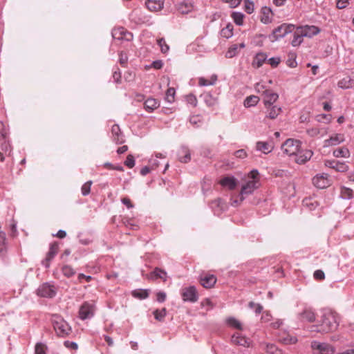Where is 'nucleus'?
Here are the masks:
<instances>
[{
  "label": "nucleus",
  "mask_w": 354,
  "mask_h": 354,
  "mask_svg": "<svg viewBox=\"0 0 354 354\" xmlns=\"http://www.w3.org/2000/svg\"><path fill=\"white\" fill-rule=\"evenodd\" d=\"M339 316L335 312H325L320 324L310 326L311 332L328 333L336 330L339 326Z\"/></svg>",
  "instance_id": "f257e3e1"
},
{
  "label": "nucleus",
  "mask_w": 354,
  "mask_h": 354,
  "mask_svg": "<svg viewBox=\"0 0 354 354\" xmlns=\"http://www.w3.org/2000/svg\"><path fill=\"white\" fill-rule=\"evenodd\" d=\"M260 187L259 173L257 169L252 170L247 176L240 191L241 200L254 193Z\"/></svg>",
  "instance_id": "f03ea898"
},
{
  "label": "nucleus",
  "mask_w": 354,
  "mask_h": 354,
  "mask_svg": "<svg viewBox=\"0 0 354 354\" xmlns=\"http://www.w3.org/2000/svg\"><path fill=\"white\" fill-rule=\"evenodd\" d=\"M51 321L53 328L58 337H65L71 334V327L61 316L53 315Z\"/></svg>",
  "instance_id": "7ed1b4c3"
},
{
  "label": "nucleus",
  "mask_w": 354,
  "mask_h": 354,
  "mask_svg": "<svg viewBox=\"0 0 354 354\" xmlns=\"http://www.w3.org/2000/svg\"><path fill=\"white\" fill-rule=\"evenodd\" d=\"M301 148V142L298 140L288 139L281 146V149L283 153L293 156L299 152Z\"/></svg>",
  "instance_id": "20e7f679"
},
{
  "label": "nucleus",
  "mask_w": 354,
  "mask_h": 354,
  "mask_svg": "<svg viewBox=\"0 0 354 354\" xmlns=\"http://www.w3.org/2000/svg\"><path fill=\"white\" fill-rule=\"evenodd\" d=\"M294 28L295 26L292 24H283L272 30L269 38L271 41H277L279 38H282L286 36L288 33L291 32Z\"/></svg>",
  "instance_id": "39448f33"
},
{
  "label": "nucleus",
  "mask_w": 354,
  "mask_h": 354,
  "mask_svg": "<svg viewBox=\"0 0 354 354\" xmlns=\"http://www.w3.org/2000/svg\"><path fill=\"white\" fill-rule=\"evenodd\" d=\"M311 348L314 354H334L335 348L328 343L313 341Z\"/></svg>",
  "instance_id": "423d86ee"
},
{
  "label": "nucleus",
  "mask_w": 354,
  "mask_h": 354,
  "mask_svg": "<svg viewBox=\"0 0 354 354\" xmlns=\"http://www.w3.org/2000/svg\"><path fill=\"white\" fill-rule=\"evenodd\" d=\"M95 310V306L93 301H84L79 310V317L82 320L91 319L93 317Z\"/></svg>",
  "instance_id": "0eeeda50"
},
{
  "label": "nucleus",
  "mask_w": 354,
  "mask_h": 354,
  "mask_svg": "<svg viewBox=\"0 0 354 354\" xmlns=\"http://www.w3.org/2000/svg\"><path fill=\"white\" fill-rule=\"evenodd\" d=\"M181 295L184 301L194 303L198 299L197 290L194 286L184 288L182 290Z\"/></svg>",
  "instance_id": "6e6552de"
},
{
  "label": "nucleus",
  "mask_w": 354,
  "mask_h": 354,
  "mask_svg": "<svg viewBox=\"0 0 354 354\" xmlns=\"http://www.w3.org/2000/svg\"><path fill=\"white\" fill-rule=\"evenodd\" d=\"M112 37L115 40L131 41L133 35L123 27L115 28L112 30Z\"/></svg>",
  "instance_id": "1a4fd4ad"
},
{
  "label": "nucleus",
  "mask_w": 354,
  "mask_h": 354,
  "mask_svg": "<svg viewBox=\"0 0 354 354\" xmlns=\"http://www.w3.org/2000/svg\"><path fill=\"white\" fill-rule=\"evenodd\" d=\"M37 293L42 297L52 298L55 296L56 290L54 286L45 283L38 288Z\"/></svg>",
  "instance_id": "9d476101"
},
{
  "label": "nucleus",
  "mask_w": 354,
  "mask_h": 354,
  "mask_svg": "<svg viewBox=\"0 0 354 354\" xmlns=\"http://www.w3.org/2000/svg\"><path fill=\"white\" fill-rule=\"evenodd\" d=\"M265 107V118L270 120L276 119L282 112V109L280 106L276 104H271L269 106H264Z\"/></svg>",
  "instance_id": "9b49d317"
},
{
  "label": "nucleus",
  "mask_w": 354,
  "mask_h": 354,
  "mask_svg": "<svg viewBox=\"0 0 354 354\" xmlns=\"http://www.w3.org/2000/svg\"><path fill=\"white\" fill-rule=\"evenodd\" d=\"M313 183L319 189H324L330 185V180L327 174H322L313 177Z\"/></svg>",
  "instance_id": "f8f14e48"
},
{
  "label": "nucleus",
  "mask_w": 354,
  "mask_h": 354,
  "mask_svg": "<svg viewBox=\"0 0 354 354\" xmlns=\"http://www.w3.org/2000/svg\"><path fill=\"white\" fill-rule=\"evenodd\" d=\"M297 28L306 37H312L320 32V29L316 26H298Z\"/></svg>",
  "instance_id": "ddd939ff"
},
{
  "label": "nucleus",
  "mask_w": 354,
  "mask_h": 354,
  "mask_svg": "<svg viewBox=\"0 0 354 354\" xmlns=\"http://www.w3.org/2000/svg\"><path fill=\"white\" fill-rule=\"evenodd\" d=\"M313 154V152L311 150L308 149H304L301 150V148L299 149V152L298 153L294 155L295 156V161L298 164H304L308 160H309L312 156Z\"/></svg>",
  "instance_id": "4468645a"
},
{
  "label": "nucleus",
  "mask_w": 354,
  "mask_h": 354,
  "mask_svg": "<svg viewBox=\"0 0 354 354\" xmlns=\"http://www.w3.org/2000/svg\"><path fill=\"white\" fill-rule=\"evenodd\" d=\"M216 282V277L214 274H203L200 276V283L205 288H212Z\"/></svg>",
  "instance_id": "2eb2a0df"
},
{
  "label": "nucleus",
  "mask_w": 354,
  "mask_h": 354,
  "mask_svg": "<svg viewBox=\"0 0 354 354\" xmlns=\"http://www.w3.org/2000/svg\"><path fill=\"white\" fill-rule=\"evenodd\" d=\"M111 134L113 141L118 145L124 142V137L122 133L120 127L118 124H113L111 128Z\"/></svg>",
  "instance_id": "dca6fc26"
},
{
  "label": "nucleus",
  "mask_w": 354,
  "mask_h": 354,
  "mask_svg": "<svg viewBox=\"0 0 354 354\" xmlns=\"http://www.w3.org/2000/svg\"><path fill=\"white\" fill-rule=\"evenodd\" d=\"M345 140L344 135L342 133H336L330 137V138L324 140V147L337 145Z\"/></svg>",
  "instance_id": "f3484780"
},
{
  "label": "nucleus",
  "mask_w": 354,
  "mask_h": 354,
  "mask_svg": "<svg viewBox=\"0 0 354 354\" xmlns=\"http://www.w3.org/2000/svg\"><path fill=\"white\" fill-rule=\"evenodd\" d=\"M278 98L279 95L269 89L267 91H265V94L263 95V104L264 106L274 104V102H277Z\"/></svg>",
  "instance_id": "a211bd4d"
},
{
  "label": "nucleus",
  "mask_w": 354,
  "mask_h": 354,
  "mask_svg": "<svg viewBox=\"0 0 354 354\" xmlns=\"http://www.w3.org/2000/svg\"><path fill=\"white\" fill-rule=\"evenodd\" d=\"M147 277L151 280H156L158 279H160L163 281H166L167 279V273L162 269L156 268L151 272L148 274Z\"/></svg>",
  "instance_id": "6ab92c4d"
},
{
  "label": "nucleus",
  "mask_w": 354,
  "mask_h": 354,
  "mask_svg": "<svg viewBox=\"0 0 354 354\" xmlns=\"http://www.w3.org/2000/svg\"><path fill=\"white\" fill-rule=\"evenodd\" d=\"M177 10L181 14L185 15L192 12L193 10V4L190 1L184 0L176 5Z\"/></svg>",
  "instance_id": "aec40b11"
},
{
  "label": "nucleus",
  "mask_w": 354,
  "mask_h": 354,
  "mask_svg": "<svg viewBox=\"0 0 354 354\" xmlns=\"http://www.w3.org/2000/svg\"><path fill=\"white\" fill-rule=\"evenodd\" d=\"M325 165L328 167L335 169L339 172H344L348 170V167L344 162H340L336 160H326Z\"/></svg>",
  "instance_id": "412c9836"
},
{
  "label": "nucleus",
  "mask_w": 354,
  "mask_h": 354,
  "mask_svg": "<svg viewBox=\"0 0 354 354\" xmlns=\"http://www.w3.org/2000/svg\"><path fill=\"white\" fill-rule=\"evenodd\" d=\"M232 342L236 345L242 346L244 347H249L250 346V340L240 333H237L232 335Z\"/></svg>",
  "instance_id": "4be33fe9"
},
{
  "label": "nucleus",
  "mask_w": 354,
  "mask_h": 354,
  "mask_svg": "<svg viewBox=\"0 0 354 354\" xmlns=\"http://www.w3.org/2000/svg\"><path fill=\"white\" fill-rule=\"evenodd\" d=\"M219 183L224 187H227L230 190H233L237 185V180L234 176H225L223 178Z\"/></svg>",
  "instance_id": "5701e85b"
},
{
  "label": "nucleus",
  "mask_w": 354,
  "mask_h": 354,
  "mask_svg": "<svg viewBox=\"0 0 354 354\" xmlns=\"http://www.w3.org/2000/svg\"><path fill=\"white\" fill-rule=\"evenodd\" d=\"M272 12L270 8L264 6L261 10V21L268 24L272 21Z\"/></svg>",
  "instance_id": "b1692460"
},
{
  "label": "nucleus",
  "mask_w": 354,
  "mask_h": 354,
  "mask_svg": "<svg viewBox=\"0 0 354 354\" xmlns=\"http://www.w3.org/2000/svg\"><path fill=\"white\" fill-rule=\"evenodd\" d=\"M299 317L301 321L313 322L315 320V314L313 310L306 308L299 315Z\"/></svg>",
  "instance_id": "393cba45"
},
{
  "label": "nucleus",
  "mask_w": 354,
  "mask_h": 354,
  "mask_svg": "<svg viewBox=\"0 0 354 354\" xmlns=\"http://www.w3.org/2000/svg\"><path fill=\"white\" fill-rule=\"evenodd\" d=\"M261 347L269 354H281V351L273 344L263 342L261 344Z\"/></svg>",
  "instance_id": "a878e982"
},
{
  "label": "nucleus",
  "mask_w": 354,
  "mask_h": 354,
  "mask_svg": "<svg viewBox=\"0 0 354 354\" xmlns=\"http://www.w3.org/2000/svg\"><path fill=\"white\" fill-rule=\"evenodd\" d=\"M144 105L147 111L152 112L160 106V102L154 98H148Z\"/></svg>",
  "instance_id": "bb28decb"
},
{
  "label": "nucleus",
  "mask_w": 354,
  "mask_h": 354,
  "mask_svg": "<svg viewBox=\"0 0 354 354\" xmlns=\"http://www.w3.org/2000/svg\"><path fill=\"white\" fill-rule=\"evenodd\" d=\"M256 147L258 151H261L266 154L269 153L273 149V146L267 142H257Z\"/></svg>",
  "instance_id": "cd10ccee"
},
{
  "label": "nucleus",
  "mask_w": 354,
  "mask_h": 354,
  "mask_svg": "<svg viewBox=\"0 0 354 354\" xmlns=\"http://www.w3.org/2000/svg\"><path fill=\"white\" fill-rule=\"evenodd\" d=\"M217 81V75H212L210 77L209 80H207L203 77H199L198 79V85L200 86H211L216 84Z\"/></svg>",
  "instance_id": "c85d7f7f"
},
{
  "label": "nucleus",
  "mask_w": 354,
  "mask_h": 354,
  "mask_svg": "<svg viewBox=\"0 0 354 354\" xmlns=\"http://www.w3.org/2000/svg\"><path fill=\"white\" fill-rule=\"evenodd\" d=\"M191 160V155L187 147H182L179 151V160L181 162H188Z\"/></svg>",
  "instance_id": "c756f323"
},
{
  "label": "nucleus",
  "mask_w": 354,
  "mask_h": 354,
  "mask_svg": "<svg viewBox=\"0 0 354 354\" xmlns=\"http://www.w3.org/2000/svg\"><path fill=\"white\" fill-rule=\"evenodd\" d=\"M145 4L147 8L151 11H158L162 8V3L160 1L148 0Z\"/></svg>",
  "instance_id": "7c9ffc66"
},
{
  "label": "nucleus",
  "mask_w": 354,
  "mask_h": 354,
  "mask_svg": "<svg viewBox=\"0 0 354 354\" xmlns=\"http://www.w3.org/2000/svg\"><path fill=\"white\" fill-rule=\"evenodd\" d=\"M304 36L302 33L297 28L295 32L293 34V39L291 41L292 46H299L303 42Z\"/></svg>",
  "instance_id": "2f4dec72"
},
{
  "label": "nucleus",
  "mask_w": 354,
  "mask_h": 354,
  "mask_svg": "<svg viewBox=\"0 0 354 354\" xmlns=\"http://www.w3.org/2000/svg\"><path fill=\"white\" fill-rule=\"evenodd\" d=\"M333 156L337 158H348L350 151L348 148L343 147L334 150Z\"/></svg>",
  "instance_id": "473e14b6"
},
{
  "label": "nucleus",
  "mask_w": 354,
  "mask_h": 354,
  "mask_svg": "<svg viewBox=\"0 0 354 354\" xmlns=\"http://www.w3.org/2000/svg\"><path fill=\"white\" fill-rule=\"evenodd\" d=\"M354 196L353 189L346 187H342L340 190V197L343 199L349 200Z\"/></svg>",
  "instance_id": "72a5a7b5"
},
{
  "label": "nucleus",
  "mask_w": 354,
  "mask_h": 354,
  "mask_svg": "<svg viewBox=\"0 0 354 354\" xmlns=\"http://www.w3.org/2000/svg\"><path fill=\"white\" fill-rule=\"evenodd\" d=\"M267 59V55L263 53H257L254 57L253 65L257 68L261 67Z\"/></svg>",
  "instance_id": "f704fd0d"
},
{
  "label": "nucleus",
  "mask_w": 354,
  "mask_h": 354,
  "mask_svg": "<svg viewBox=\"0 0 354 354\" xmlns=\"http://www.w3.org/2000/svg\"><path fill=\"white\" fill-rule=\"evenodd\" d=\"M260 99L258 96L250 95L245 98L244 100V106L245 107H251L257 104Z\"/></svg>",
  "instance_id": "c9c22d12"
},
{
  "label": "nucleus",
  "mask_w": 354,
  "mask_h": 354,
  "mask_svg": "<svg viewBox=\"0 0 354 354\" xmlns=\"http://www.w3.org/2000/svg\"><path fill=\"white\" fill-rule=\"evenodd\" d=\"M338 86L342 88H349L354 86V80L348 77L338 82Z\"/></svg>",
  "instance_id": "e433bc0d"
},
{
  "label": "nucleus",
  "mask_w": 354,
  "mask_h": 354,
  "mask_svg": "<svg viewBox=\"0 0 354 354\" xmlns=\"http://www.w3.org/2000/svg\"><path fill=\"white\" fill-rule=\"evenodd\" d=\"M221 35L226 39L232 37L233 35V26L228 24L221 30Z\"/></svg>",
  "instance_id": "4c0bfd02"
},
{
  "label": "nucleus",
  "mask_w": 354,
  "mask_h": 354,
  "mask_svg": "<svg viewBox=\"0 0 354 354\" xmlns=\"http://www.w3.org/2000/svg\"><path fill=\"white\" fill-rule=\"evenodd\" d=\"M132 295L138 299H144L149 297V290L144 289H138L132 292Z\"/></svg>",
  "instance_id": "58836bf2"
},
{
  "label": "nucleus",
  "mask_w": 354,
  "mask_h": 354,
  "mask_svg": "<svg viewBox=\"0 0 354 354\" xmlns=\"http://www.w3.org/2000/svg\"><path fill=\"white\" fill-rule=\"evenodd\" d=\"M231 17L234 21V22L238 25L241 26L243 24V19L244 15L240 12H233L231 15Z\"/></svg>",
  "instance_id": "ea45409f"
},
{
  "label": "nucleus",
  "mask_w": 354,
  "mask_h": 354,
  "mask_svg": "<svg viewBox=\"0 0 354 354\" xmlns=\"http://www.w3.org/2000/svg\"><path fill=\"white\" fill-rule=\"evenodd\" d=\"M153 315L156 320L162 322L167 315L166 308H163L160 310L157 309L153 311Z\"/></svg>",
  "instance_id": "a19ab883"
},
{
  "label": "nucleus",
  "mask_w": 354,
  "mask_h": 354,
  "mask_svg": "<svg viewBox=\"0 0 354 354\" xmlns=\"http://www.w3.org/2000/svg\"><path fill=\"white\" fill-rule=\"evenodd\" d=\"M227 324L235 328H237L239 330H242V325L241 322L235 319L234 317H229L226 319Z\"/></svg>",
  "instance_id": "79ce46f5"
},
{
  "label": "nucleus",
  "mask_w": 354,
  "mask_h": 354,
  "mask_svg": "<svg viewBox=\"0 0 354 354\" xmlns=\"http://www.w3.org/2000/svg\"><path fill=\"white\" fill-rule=\"evenodd\" d=\"M175 93L176 91L174 88H169L166 92L165 100L169 103L174 102L175 100Z\"/></svg>",
  "instance_id": "37998d69"
},
{
  "label": "nucleus",
  "mask_w": 354,
  "mask_h": 354,
  "mask_svg": "<svg viewBox=\"0 0 354 354\" xmlns=\"http://www.w3.org/2000/svg\"><path fill=\"white\" fill-rule=\"evenodd\" d=\"M62 270L63 274L64 276H66V277H71L73 276L75 273L73 268L71 266H68V265L64 266Z\"/></svg>",
  "instance_id": "c03bdc74"
},
{
  "label": "nucleus",
  "mask_w": 354,
  "mask_h": 354,
  "mask_svg": "<svg viewBox=\"0 0 354 354\" xmlns=\"http://www.w3.org/2000/svg\"><path fill=\"white\" fill-rule=\"evenodd\" d=\"M238 53V44L232 45L226 53V57L228 58H232L236 56Z\"/></svg>",
  "instance_id": "a18cd8bd"
},
{
  "label": "nucleus",
  "mask_w": 354,
  "mask_h": 354,
  "mask_svg": "<svg viewBox=\"0 0 354 354\" xmlns=\"http://www.w3.org/2000/svg\"><path fill=\"white\" fill-rule=\"evenodd\" d=\"M157 43L158 44V46H160L161 52L162 53H167L169 51V47L167 45V44L166 43L165 39H163V38L158 39L157 40Z\"/></svg>",
  "instance_id": "49530a36"
},
{
  "label": "nucleus",
  "mask_w": 354,
  "mask_h": 354,
  "mask_svg": "<svg viewBox=\"0 0 354 354\" xmlns=\"http://www.w3.org/2000/svg\"><path fill=\"white\" fill-rule=\"evenodd\" d=\"M92 183L91 180H88L82 186L81 191L83 196L89 194Z\"/></svg>",
  "instance_id": "de8ad7c7"
},
{
  "label": "nucleus",
  "mask_w": 354,
  "mask_h": 354,
  "mask_svg": "<svg viewBox=\"0 0 354 354\" xmlns=\"http://www.w3.org/2000/svg\"><path fill=\"white\" fill-rule=\"evenodd\" d=\"M7 252L6 237L0 240V257H3Z\"/></svg>",
  "instance_id": "09e8293b"
},
{
  "label": "nucleus",
  "mask_w": 354,
  "mask_h": 354,
  "mask_svg": "<svg viewBox=\"0 0 354 354\" xmlns=\"http://www.w3.org/2000/svg\"><path fill=\"white\" fill-rule=\"evenodd\" d=\"M244 9L247 13H248V14L252 13L254 12V5L253 2L250 1L249 0H245V5H244Z\"/></svg>",
  "instance_id": "8fccbe9b"
},
{
  "label": "nucleus",
  "mask_w": 354,
  "mask_h": 354,
  "mask_svg": "<svg viewBox=\"0 0 354 354\" xmlns=\"http://www.w3.org/2000/svg\"><path fill=\"white\" fill-rule=\"evenodd\" d=\"M248 306L254 310L256 314L259 315L261 313L263 310V306L259 304H255L253 301H250L248 304Z\"/></svg>",
  "instance_id": "3c124183"
},
{
  "label": "nucleus",
  "mask_w": 354,
  "mask_h": 354,
  "mask_svg": "<svg viewBox=\"0 0 354 354\" xmlns=\"http://www.w3.org/2000/svg\"><path fill=\"white\" fill-rule=\"evenodd\" d=\"M281 341L285 344H293L297 342V339L294 336L287 335L286 337L281 338Z\"/></svg>",
  "instance_id": "603ef678"
},
{
  "label": "nucleus",
  "mask_w": 354,
  "mask_h": 354,
  "mask_svg": "<svg viewBox=\"0 0 354 354\" xmlns=\"http://www.w3.org/2000/svg\"><path fill=\"white\" fill-rule=\"evenodd\" d=\"M212 185V180L208 178H204L202 181V189L203 191L207 192L208 191Z\"/></svg>",
  "instance_id": "864d4df0"
},
{
  "label": "nucleus",
  "mask_w": 354,
  "mask_h": 354,
  "mask_svg": "<svg viewBox=\"0 0 354 354\" xmlns=\"http://www.w3.org/2000/svg\"><path fill=\"white\" fill-rule=\"evenodd\" d=\"M46 346L42 343H37L35 348V354H46Z\"/></svg>",
  "instance_id": "5fc2aeb1"
},
{
  "label": "nucleus",
  "mask_w": 354,
  "mask_h": 354,
  "mask_svg": "<svg viewBox=\"0 0 354 354\" xmlns=\"http://www.w3.org/2000/svg\"><path fill=\"white\" fill-rule=\"evenodd\" d=\"M55 255L53 254H51L50 252H48L46 254V257L45 259L42 261V264L46 267L48 268L50 266V261L55 257Z\"/></svg>",
  "instance_id": "6e6d98bb"
},
{
  "label": "nucleus",
  "mask_w": 354,
  "mask_h": 354,
  "mask_svg": "<svg viewBox=\"0 0 354 354\" xmlns=\"http://www.w3.org/2000/svg\"><path fill=\"white\" fill-rule=\"evenodd\" d=\"M124 165L129 168H133L135 165L134 157L132 155H128L124 161Z\"/></svg>",
  "instance_id": "4d7b16f0"
},
{
  "label": "nucleus",
  "mask_w": 354,
  "mask_h": 354,
  "mask_svg": "<svg viewBox=\"0 0 354 354\" xmlns=\"http://www.w3.org/2000/svg\"><path fill=\"white\" fill-rule=\"evenodd\" d=\"M128 62V57L124 52H120L119 54V62L122 66H125Z\"/></svg>",
  "instance_id": "13d9d810"
},
{
  "label": "nucleus",
  "mask_w": 354,
  "mask_h": 354,
  "mask_svg": "<svg viewBox=\"0 0 354 354\" xmlns=\"http://www.w3.org/2000/svg\"><path fill=\"white\" fill-rule=\"evenodd\" d=\"M243 201L244 200H241V196L239 193L236 198L232 197L230 199V204L234 207H236L240 205Z\"/></svg>",
  "instance_id": "bf43d9fd"
},
{
  "label": "nucleus",
  "mask_w": 354,
  "mask_h": 354,
  "mask_svg": "<svg viewBox=\"0 0 354 354\" xmlns=\"http://www.w3.org/2000/svg\"><path fill=\"white\" fill-rule=\"evenodd\" d=\"M254 88L258 93H262V95L265 94V91L268 90L266 88V86L261 83H257L255 84Z\"/></svg>",
  "instance_id": "052dcab7"
},
{
  "label": "nucleus",
  "mask_w": 354,
  "mask_h": 354,
  "mask_svg": "<svg viewBox=\"0 0 354 354\" xmlns=\"http://www.w3.org/2000/svg\"><path fill=\"white\" fill-rule=\"evenodd\" d=\"M1 150L5 154H10L11 151V146L8 142H4L1 144Z\"/></svg>",
  "instance_id": "680f3d73"
},
{
  "label": "nucleus",
  "mask_w": 354,
  "mask_h": 354,
  "mask_svg": "<svg viewBox=\"0 0 354 354\" xmlns=\"http://www.w3.org/2000/svg\"><path fill=\"white\" fill-rule=\"evenodd\" d=\"M313 277L317 280H323L325 278V274L322 270H317L315 271Z\"/></svg>",
  "instance_id": "e2e57ef3"
},
{
  "label": "nucleus",
  "mask_w": 354,
  "mask_h": 354,
  "mask_svg": "<svg viewBox=\"0 0 354 354\" xmlns=\"http://www.w3.org/2000/svg\"><path fill=\"white\" fill-rule=\"evenodd\" d=\"M204 100L208 106H213L215 104V99H214L211 95H204Z\"/></svg>",
  "instance_id": "0e129e2a"
},
{
  "label": "nucleus",
  "mask_w": 354,
  "mask_h": 354,
  "mask_svg": "<svg viewBox=\"0 0 354 354\" xmlns=\"http://www.w3.org/2000/svg\"><path fill=\"white\" fill-rule=\"evenodd\" d=\"M59 250V245L57 242L50 244L49 251L51 254L56 255Z\"/></svg>",
  "instance_id": "69168bd1"
},
{
  "label": "nucleus",
  "mask_w": 354,
  "mask_h": 354,
  "mask_svg": "<svg viewBox=\"0 0 354 354\" xmlns=\"http://www.w3.org/2000/svg\"><path fill=\"white\" fill-rule=\"evenodd\" d=\"M187 101L189 104L196 106L197 104V99L195 95L189 94L187 95Z\"/></svg>",
  "instance_id": "338daca9"
},
{
  "label": "nucleus",
  "mask_w": 354,
  "mask_h": 354,
  "mask_svg": "<svg viewBox=\"0 0 354 354\" xmlns=\"http://www.w3.org/2000/svg\"><path fill=\"white\" fill-rule=\"evenodd\" d=\"M167 297L166 293L165 292H158L156 294V299L159 303H162L165 301Z\"/></svg>",
  "instance_id": "774afa93"
}]
</instances>
